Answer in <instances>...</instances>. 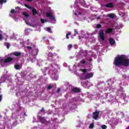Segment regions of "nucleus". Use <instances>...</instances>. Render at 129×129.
I'll return each instance as SVG.
<instances>
[{"label":"nucleus","mask_w":129,"mask_h":129,"mask_svg":"<svg viewBox=\"0 0 129 129\" xmlns=\"http://www.w3.org/2000/svg\"><path fill=\"white\" fill-rule=\"evenodd\" d=\"M99 116V111L96 110L95 112L93 113L92 118L95 120H97V119H98Z\"/></svg>","instance_id":"39448f33"},{"label":"nucleus","mask_w":129,"mask_h":129,"mask_svg":"<svg viewBox=\"0 0 129 129\" xmlns=\"http://www.w3.org/2000/svg\"><path fill=\"white\" fill-rule=\"evenodd\" d=\"M74 15H75V16H77V13H74Z\"/></svg>","instance_id":"c03bdc74"},{"label":"nucleus","mask_w":129,"mask_h":129,"mask_svg":"<svg viewBox=\"0 0 129 129\" xmlns=\"http://www.w3.org/2000/svg\"><path fill=\"white\" fill-rule=\"evenodd\" d=\"M27 2H32V0H26Z\"/></svg>","instance_id":"37998d69"},{"label":"nucleus","mask_w":129,"mask_h":129,"mask_svg":"<svg viewBox=\"0 0 129 129\" xmlns=\"http://www.w3.org/2000/svg\"><path fill=\"white\" fill-rule=\"evenodd\" d=\"M80 71H81V72H83V73H86L87 72V69H81Z\"/></svg>","instance_id":"aec40b11"},{"label":"nucleus","mask_w":129,"mask_h":129,"mask_svg":"<svg viewBox=\"0 0 129 129\" xmlns=\"http://www.w3.org/2000/svg\"><path fill=\"white\" fill-rule=\"evenodd\" d=\"M4 3H7V0H0V5H4Z\"/></svg>","instance_id":"412c9836"},{"label":"nucleus","mask_w":129,"mask_h":129,"mask_svg":"<svg viewBox=\"0 0 129 129\" xmlns=\"http://www.w3.org/2000/svg\"><path fill=\"white\" fill-rule=\"evenodd\" d=\"M109 18H110V19H114V14H110L108 16Z\"/></svg>","instance_id":"6ab92c4d"},{"label":"nucleus","mask_w":129,"mask_h":129,"mask_svg":"<svg viewBox=\"0 0 129 129\" xmlns=\"http://www.w3.org/2000/svg\"><path fill=\"white\" fill-rule=\"evenodd\" d=\"M16 13V11H15V9H12L11 11V14H15Z\"/></svg>","instance_id":"2f4dec72"},{"label":"nucleus","mask_w":129,"mask_h":129,"mask_svg":"<svg viewBox=\"0 0 129 129\" xmlns=\"http://www.w3.org/2000/svg\"><path fill=\"white\" fill-rule=\"evenodd\" d=\"M105 6L106 7V8H113V7H114L112 3H110L107 5H105Z\"/></svg>","instance_id":"f8f14e48"},{"label":"nucleus","mask_w":129,"mask_h":129,"mask_svg":"<svg viewBox=\"0 0 129 129\" xmlns=\"http://www.w3.org/2000/svg\"><path fill=\"white\" fill-rule=\"evenodd\" d=\"M99 37L102 41L105 40V36H104V31L103 30H101L99 32Z\"/></svg>","instance_id":"20e7f679"},{"label":"nucleus","mask_w":129,"mask_h":129,"mask_svg":"<svg viewBox=\"0 0 129 129\" xmlns=\"http://www.w3.org/2000/svg\"><path fill=\"white\" fill-rule=\"evenodd\" d=\"M75 34H78V32H77V30L76 29L74 30Z\"/></svg>","instance_id":"58836bf2"},{"label":"nucleus","mask_w":129,"mask_h":129,"mask_svg":"<svg viewBox=\"0 0 129 129\" xmlns=\"http://www.w3.org/2000/svg\"><path fill=\"white\" fill-rule=\"evenodd\" d=\"M34 51L35 52V53L33 54V56H37V55H38V53H39V49H35Z\"/></svg>","instance_id":"f3484780"},{"label":"nucleus","mask_w":129,"mask_h":129,"mask_svg":"<svg viewBox=\"0 0 129 129\" xmlns=\"http://www.w3.org/2000/svg\"><path fill=\"white\" fill-rule=\"evenodd\" d=\"M71 35V32H69V33H67L66 34V38L67 39H69V36H70Z\"/></svg>","instance_id":"a878e982"},{"label":"nucleus","mask_w":129,"mask_h":129,"mask_svg":"<svg viewBox=\"0 0 129 129\" xmlns=\"http://www.w3.org/2000/svg\"><path fill=\"white\" fill-rule=\"evenodd\" d=\"M72 92L75 93H79V92H81V90L79 88L75 87L72 89Z\"/></svg>","instance_id":"6e6552de"},{"label":"nucleus","mask_w":129,"mask_h":129,"mask_svg":"<svg viewBox=\"0 0 129 129\" xmlns=\"http://www.w3.org/2000/svg\"><path fill=\"white\" fill-rule=\"evenodd\" d=\"M13 60H14V58L12 57H8L6 59H2L1 60V62L3 63H10V62H12V61H13Z\"/></svg>","instance_id":"7ed1b4c3"},{"label":"nucleus","mask_w":129,"mask_h":129,"mask_svg":"<svg viewBox=\"0 0 129 129\" xmlns=\"http://www.w3.org/2000/svg\"><path fill=\"white\" fill-rule=\"evenodd\" d=\"M48 55L49 57H53L54 56H56L57 54L55 53H52L51 52H49L48 54Z\"/></svg>","instance_id":"2eb2a0df"},{"label":"nucleus","mask_w":129,"mask_h":129,"mask_svg":"<svg viewBox=\"0 0 129 129\" xmlns=\"http://www.w3.org/2000/svg\"><path fill=\"white\" fill-rule=\"evenodd\" d=\"M5 46H6L7 49H10V46H11V44L8 42H6L5 43Z\"/></svg>","instance_id":"4be33fe9"},{"label":"nucleus","mask_w":129,"mask_h":129,"mask_svg":"<svg viewBox=\"0 0 129 129\" xmlns=\"http://www.w3.org/2000/svg\"><path fill=\"white\" fill-rule=\"evenodd\" d=\"M39 120L40 122H41L42 123H44L46 121V118H45V117L40 116Z\"/></svg>","instance_id":"9d476101"},{"label":"nucleus","mask_w":129,"mask_h":129,"mask_svg":"<svg viewBox=\"0 0 129 129\" xmlns=\"http://www.w3.org/2000/svg\"><path fill=\"white\" fill-rule=\"evenodd\" d=\"M122 66H125V67H127V66H129V58L124 55H123Z\"/></svg>","instance_id":"f03ea898"},{"label":"nucleus","mask_w":129,"mask_h":129,"mask_svg":"<svg viewBox=\"0 0 129 129\" xmlns=\"http://www.w3.org/2000/svg\"><path fill=\"white\" fill-rule=\"evenodd\" d=\"M4 39V36L3 35L0 34V41H2Z\"/></svg>","instance_id":"473e14b6"},{"label":"nucleus","mask_w":129,"mask_h":129,"mask_svg":"<svg viewBox=\"0 0 129 129\" xmlns=\"http://www.w3.org/2000/svg\"><path fill=\"white\" fill-rule=\"evenodd\" d=\"M46 17L47 18H50V19L51 21H55V17L54 16H53V15H52V13L51 12H47V13H46Z\"/></svg>","instance_id":"0eeeda50"},{"label":"nucleus","mask_w":129,"mask_h":129,"mask_svg":"<svg viewBox=\"0 0 129 129\" xmlns=\"http://www.w3.org/2000/svg\"><path fill=\"white\" fill-rule=\"evenodd\" d=\"M24 6L25 7H26V8H27V9H29V10H31V7H30V6H29L28 4H25Z\"/></svg>","instance_id":"bb28decb"},{"label":"nucleus","mask_w":129,"mask_h":129,"mask_svg":"<svg viewBox=\"0 0 129 129\" xmlns=\"http://www.w3.org/2000/svg\"><path fill=\"white\" fill-rule=\"evenodd\" d=\"M79 14V15H82V13H81V12H80Z\"/></svg>","instance_id":"49530a36"},{"label":"nucleus","mask_w":129,"mask_h":129,"mask_svg":"<svg viewBox=\"0 0 129 129\" xmlns=\"http://www.w3.org/2000/svg\"><path fill=\"white\" fill-rule=\"evenodd\" d=\"M2 99H3V95H0V102L2 101Z\"/></svg>","instance_id":"4c0bfd02"},{"label":"nucleus","mask_w":129,"mask_h":129,"mask_svg":"<svg viewBox=\"0 0 129 129\" xmlns=\"http://www.w3.org/2000/svg\"><path fill=\"white\" fill-rule=\"evenodd\" d=\"M122 59L123 55L117 56L114 60L113 64L115 66H117V67L121 66L122 65Z\"/></svg>","instance_id":"f257e3e1"},{"label":"nucleus","mask_w":129,"mask_h":129,"mask_svg":"<svg viewBox=\"0 0 129 129\" xmlns=\"http://www.w3.org/2000/svg\"><path fill=\"white\" fill-rule=\"evenodd\" d=\"M51 88H53V86L49 85L47 86L48 90H50Z\"/></svg>","instance_id":"c756f323"},{"label":"nucleus","mask_w":129,"mask_h":129,"mask_svg":"<svg viewBox=\"0 0 129 129\" xmlns=\"http://www.w3.org/2000/svg\"><path fill=\"white\" fill-rule=\"evenodd\" d=\"M22 14H23V15L24 16V17H25L26 18H29V17H30V16L29 15V14H28V13H26V12H23Z\"/></svg>","instance_id":"a211bd4d"},{"label":"nucleus","mask_w":129,"mask_h":129,"mask_svg":"<svg viewBox=\"0 0 129 129\" xmlns=\"http://www.w3.org/2000/svg\"><path fill=\"white\" fill-rule=\"evenodd\" d=\"M93 77V74L92 73H88L85 74V77L83 78L84 80L86 79H89L90 78H92Z\"/></svg>","instance_id":"423d86ee"},{"label":"nucleus","mask_w":129,"mask_h":129,"mask_svg":"<svg viewBox=\"0 0 129 129\" xmlns=\"http://www.w3.org/2000/svg\"><path fill=\"white\" fill-rule=\"evenodd\" d=\"M23 114H24V115H25V116H27V114H26V112H24V113H23Z\"/></svg>","instance_id":"79ce46f5"},{"label":"nucleus","mask_w":129,"mask_h":129,"mask_svg":"<svg viewBox=\"0 0 129 129\" xmlns=\"http://www.w3.org/2000/svg\"><path fill=\"white\" fill-rule=\"evenodd\" d=\"M97 20H100V17H97Z\"/></svg>","instance_id":"a19ab883"},{"label":"nucleus","mask_w":129,"mask_h":129,"mask_svg":"<svg viewBox=\"0 0 129 129\" xmlns=\"http://www.w3.org/2000/svg\"><path fill=\"white\" fill-rule=\"evenodd\" d=\"M112 31H113L112 28H108L106 29L105 33L106 34H110V33H112Z\"/></svg>","instance_id":"ddd939ff"},{"label":"nucleus","mask_w":129,"mask_h":129,"mask_svg":"<svg viewBox=\"0 0 129 129\" xmlns=\"http://www.w3.org/2000/svg\"><path fill=\"white\" fill-rule=\"evenodd\" d=\"M27 49H28V50H32V47L28 46H27Z\"/></svg>","instance_id":"72a5a7b5"},{"label":"nucleus","mask_w":129,"mask_h":129,"mask_svg":"<svg viewBox=\"0 0 129 129\" xmlns=\"http://www.w3.org/2000/svg\"><path fill=\"white\" fill-rule=\"evenodd\" d=\"M38 14V11H37V10L35 8H32V15L33 16H36Z\"/></svg>","instance_id":"4468645a"},{"label":"nucleus","mask_w":129,"mask_h":129,"mask_svg":"<svg viewBox=\"0 0 129 129\" xmlns=\"http://www.w3.org/2000/svg\"><path fill=\"white\" fill-rule=\"evenodd\" d=\"M72 47H73L72 44H69L68 45L69 49H71L72 48Z\"/></svg>","instance_id":"f704fd0d"},{"label":"nucleus","mask_w":129,"mask_h":129,"mask_svg":"<svg viewBox=\"0 0 129 129\" xmlns=\"http://www.w3.org/2000/svg\"><path fill=\"white\" fill-rule=\"evenodd\" d=\"M89 128H93L94 127V123H92L89 126Z\"/></svg>","instance_id":"5701e85b"},{"label":"nucleus","mask_w":129,"mask_h":129,"mask_svg":"<svg viewBox=\"0 0 129 129\" xmlns=\"http://www.w3.org/2000/svg\"><path fill=\"white\" fill-rule=\"evenodd\" d=\"M45 108L44 107H42L41 109L40 110V112H44V114H46V112H45Z\"/></svg>","instance_id":"b1692460"},{"label":"nucleus","mask_w":129,"mask_h":129,"mask_svg":"<svg viewBox=\"0 0 129 129\" xmlns=\"http://www.w3.org/2000/svg\"><path fill=\"white\" fill-rule=\"evenodd\" d=\"M15 68L16 69V70H19L20 69V65L17 64L15 66Z\"/></svg>","instance_id":"393cba45"},{"label":"nucleus","mask_w":129,"mask_h":129,"mask_svg":"<svg viewBox=\"0 0 129 129\" xmlns=\"http://www.w3.org/2000/svg\"><path fill=\"white\" fill-rule=\"evenodd\" d=\"M47 31L49 32L50 31H51V28H47Z\"/></svg>","instance_id":"ea45409f"},{"label":"nucleus","mask_w":129,"mask_h":129,"mask_svg":"<svg viewBox=\"0 0 129 129\" xmlns=\"http://www.w3.org/2000/svg\"><path fill=\"white\" fill-rule=\"evenodd\" d=\"M101 27H102V25L101 24H97L96 26L97 29H100Z\"/></svg>","instance_id":"c85d7f7f"},{"label":"nucleus","mask_w":129,"mask_h":129,"mask_svg":"<svg viewBox=\"0 0 129 129\" xmlns=\"http://www.w3.org/2000/svg\"><path fill=\"white\" fill-rule=\"evenodd\" d=\"M82 64H85L86 63V61L84 60H82L81 61Z\"/></svg>","instance_id":"e433bc0d"},{"label":"nucleus","mask_w":129,"mask_h":129,"mask_svg":"<svg viewBox=\"0 0 129 129\" xmlns=\"http://www.w3.org/2000/svg\"><path fill=\"white\" fill-rule=\"evenodd\" d=\"M51 121L50 120L47 121L45 120V121L44 122L43 124H45V125H49L50 124Z\"/></svg>","instance_id":"dca6fc26"},{"label":"nucleus","mask_w":129,"mask_h":129,"mask_svg":"<svg viewBox=\"0 0 129 129\" xmlns=\"http://www.w3.org/2000/svg\"><path fill=\"white\" fill-rule=\"evenodd\" d=\"M102 129H106L107 128V126L106 125H102L101 126Z\"/></svg>","instance_id":"7c9ffc66"},{"label":"nucleus","mask_w":129,"mask_h":129,"mask_svg":"<svg viewBox=\"0 0 129 129\" xmlns=\"http://www.w3.org/2000/svg\"><path fill=\"white\" fill-rule=\"evenodd\" d=\"M40 21H41L42 24H44V23H45V22H47V20H44V19H41Z\"/></svg>","instance_id":"cd10ccee"},{"label":"nucleus","mask_w":129,"mask_h":129,"mask_svg":"<svg viewBox=\"0 0 129 129\" xmlns=\"http://www.w3.org/2000/svg\"><path fill=\"white\" fill-rule=\"evenodd\" d=\"M89 61H92V58H90Z\"/></svg>","instance_id":"a18cd8bd"},{"label":"nucleus","mask_w":129,"mask_h":129,"mask_svg":"<svg viewBox=\"0 0 129 129\" xmlns=\"http://www.w3.org/2000/svg\"><path fill=\"white\" fill-rule=\"evenodd\" d=\"M61 91V89H60V88H58L57 89V93H59V92H60Z\"/></svg>","instance_id":"c9c22d12"},{"label":"nucleus","mask_w":129,"mask_h":129,"mask_svg":"<svg viewBox=\"0 0 129 129\" xmlns=\"http://www.w3.org/2000/svg\"><path fill=\"white\" fill-rule=\"evenodd\" d=\"M11 55L16 56V57H20L22 55V52H13L11 53Z\"/></svg>","instance_id":"1a4fd4ad"},{"label":"nucleus","mask_w":129,"mask_h":129,"mask_svg":"<svg viewBox=\"0 0 129 129\" xmlns=\"http://www.w3.org/2000/svg\"><path fill=\"white\" fill-rule=\"evenodd\" d=\"M109 42L110 45H112V46H113V45H114L115 44V41H114V39H113L112 38H109Z\"/></svg>","instance_id":"9b49d317"}]
</instances>
